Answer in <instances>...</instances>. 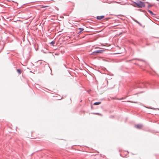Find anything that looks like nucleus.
Instances as JSON below:
<instances>
[{
    "label": "nucleus",
    "mask_w": 159,
    "mask_h": 159,
    "mask_svg": "<svg viewBox=\"0 0 159 159\" xmlns=\"http://www.w3.org/2000/svg\"><path fill=\"white\" fill-rule=\"evenodd\" d=\"M48 7V6H45L42 7L44 8V7Z\"/></svg>",
    "instance_id": "ddd939ff"
},
{
    "label": "nucleus",
    "mask_w": 159,
    "mask_h": 159,
    "mask_svg": "<svg viewBox=\"0 0 159 159\" xmlns=\"http://www.w3.org/2000/svg\"><path fill=\"white\" fill-rule=\"evenodd\" d=\"M33 132H30L28 133L27 136L28 138L31 139H36L37 137V135H34L32 134Z\"/></svg>",
    "instance_id": "f03ea898"
},
{
    "label": "nucleus",
    "mask_w": 159,
    "mask_h": 159,
    "mask_svg": "<svg viewBox=\"0 0 159 159\" xmlns=\"http://www.w3.org/2000/svg\"><path fill=\"white\" fill-rule=\"evenodd\" d=\"M54 42L53 41H52L51 43V44L53 46H54Z\"/></svg>",
    "instance_id": "9b49d317"
},
{
    "label": "nucleus",
    "mask_w": 159,
    "mask_h": 159,
    "mask_svg": "<svg viewBox=\"0 0 159 159\" xmlns=\"http://www.w3.org/2000/svg\"><path fill=\"white\" fill-rule=\"evenodd\" d=\"M105 51V50L104 49H103L102 50H98L95 52H93V53L92 54H94L95 53H102L103 52H104Z\"/></svg>",
    "instance_id": "7ed1b4c3"
},
{
    "label": "nucleus",
    "mask_w": 159,
    "mask_h": 159,
    "mask_svg": "<svg viewBox=\"0 0 159 159\" xmlns=\"http://www.w3.org/2000/svg\"><path fill=\"white\" fill-rule=\"evenodd\" d=\"M17 72L18 73L20 74L21 73V71L20 69H18L17 70Z\"/></svg>",
    "instance_id": "6e6552de"
},
{
    "label": "nucleus",
    "mask_w": 159,
    "mask_h": 159,
    "mask_svg": "<svg viewBox=\"0 0 159 159\" xmlns=\"http://www.w3.org/2000/svg\"><path fill=\"white\" fill-rule=\"evenodd\" d=\"M133 6L134 7L138 8H142L145 6L144 3L141 1H139L137 2H134L133 3Z\"/></svg>",
    "instance_id": "f257e3e1"
},
{
    "label": "nucleus",
    "mask_w": 159,
    "mask_h": 159,
    "mask_svg": "<svg viewBox=\"0 0 159 159\" xmlns=\"http://www.w3.org/2000/svg\"><path fill=\"white\" fill-rule=\"evenodd\" d=\"M79 29L80 30V33L82 31H83L84 30V29H83V28H79Z\"/></svg>",
    "instance_id": "9d476101"
},
{
    "label": "nucleus",
    "mask_w": 159,
    "mask_h": 159,
    "mask_svg": "<svg viewBox=\"0 0 159 159\" xmlns=\"http://www.w3.org/2000/svg\"><path fill=\"white\" fill-rule=\"evenodd\" d=\"M101 103V102H96L94 103V105H97L100 104Z\"/></svg>",
    "instance_id": "0eeeda50"
},
{
    "label": "nucleus",
    "mask_w": 159,
    "mask_h": 159,
    "mask_svg": "<svg viewBox=\"0 0 159 159\" xmlns=\"http://www.w3.org/2000/svg\"><path fill=\"white\" fill-rule=\"evenodd\" d=\"M104 17V16H98L97 17V18L98 20H101Z\"/></svg>",
    "instance_id": "39448f33"
},
{
    "label": "nucleus",
    "mask_w": 159,
    "mask_h": 159,
    "mask_svg": "<svg viewBox=\"0 0 159 159\" xmlns=\"http://www.w3.org/2000/svg\"><path fill=\"white\" fill-rule=\"evenodd\" d=\"M148 12L152 16H154L155 15V14H154L152 11L150 10H148Z\"/></svg>",
    "instance_id": "423d86ee"
},
{
    "label": "nucleus",
    "mask_w": 159,
    "mask_h": 159,
    "mask_svg": "<svg viewBox=\"0 0 159 159\" xmlns=\"http://www.w3.org/2000/svg\"><path fill=\"white\" fill-rule=\"evenodd\" d=\"M93 114H95V115H98L100 116H102V115L99 113H93Z\"/></svg>",
    "instance_id": "1a4fd4ad"
},
{
    "label": "nucleus",
    "mask_w": 159,
    "mask_h": 159,
    "mask_svg": "<svg viewBox=\"0 0 159 159\" xmlns=\"http://www.w3.org/2000/svg\"><path fill=\"white\" fill-rule=\"evenodd\" d=\"M123 99V98H121L120 100H122Z\"/></svg>",
    "instance_id": "2eb2a0df"
},
{
    "label": "nucleus",
    "mask_w": 159,
    "mask_h": 159,
    "mask_svg": "<svg viewBox=\"0 0 159 159\" xmlns=\"http://www.w3.org/2000/svg\"><path fill=\"white\" fill-rule=\"evenodd\" d=\"M127 102H132V103H137V102H132V101H128Z\"/></svg>",
    "instance_id": "f8f14e48"
},
{
    "label": "nucleus",
    "mask_w": 159,
    "mask_h": 159,
    "mask_svg": "<svg viewBox=\"0 0 159 159\" xmlns=\"http://www.w3.org/2000/svg\"><path fill=\"white\" fill-rule=\"evenodd\" d=\"M62 99V98H61L59 99H58L61 100Z\"/></svg>",
    "instance_id": "4468645a"
},
{
    "label": "nucleus",
    "mask_w": 159,
    "mask_h": 159,
    "mask_svg": "<svg viewBox=\"0 0 159 159\" xmlns=\"http://www.w3.org/2000/svg\"><path fill=\"white\" fill-rule=\"evenodd\" d=\"M135 127L138 129H141L142 127V125L140 124L136 125H135Z\"/></svg>",
    "instance_id": "20e7f679"
}]
</instances>
